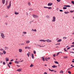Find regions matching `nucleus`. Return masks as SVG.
I'll return each instance as SVG.
<instances>
[{"instance_id":"1","label":"nucleus","mask_w":74,"mask_h":74,"mask_svg":"<svg viewBox=\"0 0 74 74\" xmlns=\"http://www.w3.org/2000/svg\"><path fill=\"white\" fill-rule=\"evenodd\" d=\"M1 37L2 38H3V39H4V38H5V35H4V34H3V33H1Z\"/></svg>"},{"instance_id":"2","label":"nucleus","mask_w":74,"mask_h":74,"mask_svg":"<svg viewBox=\"0 0 74 74\" xmlns=\"http://www.w3.org/2000/svg\"><path fill=\"white\" fill-rule=\"evenodd\" d=\"M11 1H10L9 3V5H8L7 7V8L8 9H9L10 7H11Z\"/></svg>"},{"instance_id":"3","label":"nucleus","mask_w":74,"mask_h":74,"mask_svg":"<svg viewBox=\"0 0 74 74\" xmlns=\"http://www.w3.org/2000/svg\"><path fill=\"white\" fill-rule=\"evenodd\" d=\"M45 41H47V42H52V40L49 39H48L45 40Z\"/></svg>"},{"instance_id":"4","label":"nucleus","mask_w":74,"mask_h":74,"mask_svg":"<svg viewBox=\"0 0 74 74\" xmlns=\"http://www.w3.org/2000/svg\"><path fill=\"white\" fill-rule=\"evenodd\" d=\"M32 16L34 18H37L38 17V16L34 14H33V15H32Z\"/></svg>"},{"instance_id":"5","label":"nucleus","mask_w":74,"mask_h":74,"mask_svg":"<svg viewBox=\"0 0 74 74\" xmlns=\"http://www.w3.org/2000/svg\"><path fill=\"white\" fill-rule=\"evenodd\" d=\"M53 20H52V22H55L56 21V18L55 16H53Z\"/></svg>"},{"instance_id":"6","label":"nucleus","mask_w":74,"mask_h":74,"mask_svg":"<svg viewBox=\"0 0 74 74\" xmlns=\"http://www.w3.org/2000/svg\"><path fill=\"white\" fill-rule=\"evenodd\" d=\"M52 3H48V6H51L52 5Z\"/></svg>"},{"instance_id":"7","label":"nucleus","mask_w":74,"mask_h":74,"mask_svg":"<svg viewBox=\"0 0 74 74\" xmlns=\"http://www.w3.org/2000/svg\"><path fill=\"white\" fill-rule=\"evenodd\" d=\"M19 62H20V61H15V63H17V64H18Z\"/></svg>"},{"instance_id":"8","label":"nucleus","mask_w":74,"mask_h":74,"mask_svg":"<svg viewBox=\"0 0 74 74\" xmlns=\"http://www.w3.org/2000/svg\"><path fill=\"white\" fill-rule=\"evenodd\" d=\"M26 44H27L28 43H30V40H26Z\"/></svg>"},{"instance_id":"9","label":"nucleus","mask_w":74,"mask_h":74,"mask_svg":"<svg viewBox=\"0 0 74 74\" xmlns=\"http://www.w3.org/2000/svg\"><path fill=\"white\" fill-rule=\"evenodd\" d=\"M31 31H33V32H37V30H36V29H32Z\"/></svg>"},{"instance_id":"10","label":"nucleus","mask_w":74,"mask_h":74,"mask_svg":"<svg viewBox=\"0 0 74 74\" xmlns=\"http://www.w3.org/2000/svg\"><path fill=\"white\" fill-rule=\"evenodd\" d=\"M30 49V47H25V49Z\"/></svg>"},{"instance_id":"11","label":"nucleus","mask_w":74,"mask_h":74,"mask_svg":"<svg viewBox=\"0 0 74 74\" xmlns=\"http://www.w3.org/2000/svg\"><path fill=\"white\" fill-rule=\"evenodd\" d=\"M9 60V58H5V60L7 62H8V60Z\"/></svg>"},{"instance_id":"12","label":"nucleus","mask_w":74,"mask_h":74,"mask_svg":"<svg viewBox=\"0 0 74 74\" xmlns=\"http://www.w3.org/2000/svg\"><path fill=\"white\" fill-rule=\"evenodd\" d=\"M64 7H70V5H64Z\"/></svg>"},{"instance_id":"13","label":"nucleus","mask_w":74,"mask_h":74,"mask_svg":"<svg viewBox=\"0 0 74 74\" xmlns=\"http://www.w3.org/2000/svg\"><path fill=\"white\" fill-rule=\"evenodd\" d=\"M19 52H22V49H18Z\"/></svg>"},{"instance_id":"14","label":"nucleus","mask_w":74,"mask_h":74,"mask_svg":"<svg viewBox=\"0 0 74 74\" xmlns=\"http://www.w3.org/2000/svg\"><path fill=\"white\" fill-rule=\"evenodd\" d=\"M32 59H34V54L33 53L32 54Z\"/></svg>"},{"instance_id":"15","label":"nucleus","mask_w":74,"mask_h":74,"mask_svg":"<svg viewBox=\"0 0 74 74\" xmlns=\"http://www.w3.org/2000/svg\"><path fill=\"white\" fill-rule=\"evenodd\" d=\"M52 67H53V68H56V67H57V66L54 65L53 66H52Z\"/></svg>"},{"instance_id":"16","label":"nucleus","mask_w":74,"mask_h":74,"mask_svg":"<svg viewBox=\"0 0 74 74\" xmlns=\"http://www.w3.org/2000/svg\"><path fill=\"white\" fill-rule=\"evenodd\" d=\"M46 17L47 18V19H49V16L47 15L46 16Z\"/></svg>"},{"instance_id":"17","label":"nucleus","mask_w":74,"mask_h":74,"mask_svg":"<svg viewBox=\"0 0 74 74\" xmlns=\"http://www.w3.org/2000/svg\"><path fill=\"white\" fill-rule=\"evenodd\" d=\"M14 14L15 15H18L19 14V12H14Z\"/></svg>"},{"instance_id":"18","label":"nucleus","mask_w":74,"mask_h":74,"mask_svg":"<svg viewBox=\"0 0 74 74\" xmlns=\"http://www.w3.org/2000/svg\"><path fill=\"white\" fill-rule=\"evenodd\" d=\"M40 41H43V42H45V40H42V39H41L40 40Z\"/></svg>"},{"instance_id":"19","label":"nucleus","mask_w":74,"mask_h":74,"mask_svg":"<svg viewBox=\"0 0 74 74\" xmlns=\"http://www.w3.org/2000/svg\"><path fill=\"white\" fill-rule=\"evenodd\" d=\"M41 59L43 60V61H45V59L44 58V57H41Z\"/></svg>"},{"instance_id":"20","label":"nucleus","mask_w":74,"mask_h":74,"mask_svg":"<svg viewBox=\"0 0 74 74\" xmlns=\"http://www.w3.org/2000/svg\"><path fill=\"white\" fill-rule=\"evenodd\" d=\"M3 53H4V54L5 55L6 54V52L4 50H3Z\"/></svg>"},{"instance_id":"21","label":"nucleus","mask_w":74,"mask_h":74,"mask_svg":"<svg viewBox=\"0 0 74 74\" xmlns=\"http://www.w3.org/2000/svg\"><path fill=\"white\" fill-rule=\"evenodd\" d=\"M8 49V48L7 47H5V50H7Z\"/></svg>"},{"instance_id":"22","label":"nucleus","mask_w":74,"mask_h":74,"mask_svg":"<svg viewBox=\"0 0 74 74\" xmlns=\"http://www.w3.org/2000/svg\"><path fill=\"white\" fill-rule=\"evenodd\" d=\"M64 13L66 14H67L69 13V12H65Z\"/></svg>"},{"instance_id":"23","label":"nucleus","mask_w":74,"mask_h":74,"mask_svg":"<svg viewBox=\"0 0 74 74\" xmlns=\"http://www.w3.org/2000/svg\"><path fill=\"white\" fill-rule=\"evenodd\" d=\"M21 69H19L17 70V71H21Z\"/></svg>"},{"instance_id":"24","label":"nucleus","mask_w":74,"mask_h":74,"mask_svg":"<svg viewBox=\"0 0 74 74\" xmlns=\"http://www.w3.org/2000/svg\"><path fill=\"white\" fill-rule=\"evenodd\" d=\"M2 3L3 4H4L5 3V0H2Z\"/></svg>"},{"instance_id":"25","label":"nucleus","mask_w":74,"mask_h":74,"mask_svg":"<svg viewBox=\"0 0 74 74\" xmlns=\"http://www.w3.org/2000/svg\"><path fill=\"white\" fill-rule=\"evenodd\" d=\"M54 62L55 63H56V64H59V63L57 61H55Z\"/></svg>"},{"instance_id":"26","label":"nucleus","mask_w":74,"mask_h":74,"mask_svg":"<svg viewBox=\"0 0 74 74\" xmlns=\"http://www.w3.org/2000/svg\"><path fill=\"white\" fill-rule=\"evenodd\" d=\"M62 39H60L59 40L57 41V42H60V41H61Z\"/></svg>"},{"instance_id":"27","label":"nucleus","mask_w":74,"mask_h":74,"mask_svg":"<svg viewBox=\"0 0 74 74\" xmlns=\"http://www.w3.org/2000/svg\"><path fill=\"white\" fill-rule=\"evenodd\" d=\"M23 34H26V33H27V32H23Z\"/></svg>"},{"instance_id":"28","label":"nucleus","mask_w":74,"mask_h":74,"mask_svg":"<svg viewBox=\"0 0 74 74\" xmlns=\"http://www.w3.org/2000/svg\"><path fill=\"white\" fill-rule=\"evenodd\" d=\"M72 67H74V66H72V67L69 68L68 69V70H69L70 69H71V68H72Z\"/></svg>"},{"instance_id":"29","label":"nucleus","mask_w":74,"mask_h":74,"mask_svg":"<svg viewBox=\"0 0 74 74\" xmlns=\"http://www.w3.org/2000/svg\"><path fill=\"white\" fill-rule=\"evenodd\" d=\"M33 65L32 64H31L30 66V67H33Z\"/></svg>"},{"instance_id":"30","label":"nucleus","mask_w":74,"mask_h":74,"mask_svg":"<svg viewBox=\"0 0 74 74\" xmlns=\"http://www.w3.org/2000/svg\"><path fill=\"white\" fill-rule=\"evenodd\" d=\"M60 73H62L63 74V71H61L60 72Z\"/></svg>"},{"instance_id":"31","label":"nucleus","mask_w":74,"mask_h":74,"mask_svg":"<svg viewBox=\"0 0 74 74\" xmlns=\"http://www.w3.org/2000/svg\"><path fill=\"white\" fill-rule=\"evenodd\" d=\"M29 10L31 11H33V9L32 8H30L29 9Z\"/></svg>"},{"instance_id":"32","label":"nucleus","mask_w":74,"mask_h":74,"mask_svg":"<svg viewBox=\"0 0 74 74\" xmlns=\"http://www.w3.org/2000/svg\"><path fill=\"white\" fill-rule=\"evenodd\" d=\"M47 8H48V9H51V8H51V7H47Z\"/></svg>"},{"instance_id":"33","label":"nucleus","mask_w":74,"mask_h":74,"mask_svg":"<svg viewBox=\"0 0 74 74\" xmlns=\"http://www.w3.org/2000/svg\"><path fill=\"white\" fill-rule=\"evenodd\" d=\"M0 51H4V49H0Z\"/></svg>"},{"instance_id":"34","label":"nucleus","mask_w":74,"mask_h":74,"mask_svg":"<svg viewBox=\"0 0 74 74\" xmlns=\"http://www.w3.org/2000/svg\"><path fill=\"white\" fill-rule=\"evenodd\" d=\"M63 9H64V10H66V9H67V8L65 7H63Z\"/></svg>"},{"instance_id":"35","label":"nucleus","mask_w":74,"mask_h":74,"mask_svg":"<svg viewBox=\"0 0 74 74\" xmlns=\"http://www.w3.org/2000/svg\"><path fill=\"white\" fill-rule=\"evenodd\" d=\"M45 60L46 61H48V58H45Z\"/></svg>"},{"instance_id":"36","label":"nucleus","mask_w":74,"mask_h":74,"mask_svg":"<svg viewBox=\"0 0 74 74\" xmlns=\"http://www.w3.org/2000/svg\"><path fill=\"white\" fill-rule=\"evenodd\" d=\"M8 66L9 67V68H10V64H8Z\"/></svg>"},{"instance_id":"37","label":"nucleus","mask_w":74,"mask_h":74,"mask_svg":"<svg viewBox=\"0 0 74 74\" xmlns=\"http://www.w3.org/2000/svg\"><path fill=\"white\" fill-rule=\"evenodd\" d=\"M29 53H28L27 54V55L28 57H29V54H30V53H29Z\"/></svg>"},{"instance_id":"38","label":"nucleus","mask_w":74,"mask_h":74,"mask_svg":"<svg viewBox=\"0 0 74 74\" xmlns=\"http://www.w3.org/2000/svg\"><path fill=\"white\" fill-rule=\"evenodd\" d=\"M68 73H69V74H71V71H68Z\"/></svg>"},{"instance_id":"39","label":"nucleus","mask_w":74,"mask_h":74,"mask_svg":"<svg viewBox=\"0 0 74 74\" xmlns=\"http://www.w3.org/2000/svg\"><path fill=\"white\" fill-rule=\"evenodd\" d=\"M34 54H36V51H34Z\"/></svg>"},{"instance_id":"40","label":"nucleus","mask_w":74,"mask_h":74,"mask_svg":"<svg viewBox=\"0 0 74 74\" xmlns=\"http://www.w3.org/2000/svg\"><path fill=\"white\" fill-rule=\"evenodd\" d=\"M64 38H65V39H66V38H67V37H63V39H64Z\"/></svg>"},{"instance_id":"41","label":"nucleus","mask_w":74,"mask_h":74,"mask_svg":"<svg viewBox=\"0 0 74 74\" xmlns=\"http://www.w3.org/2000/svg\"><path fill=\"white\" fill-rule=\"evenodd\" d=\"M31 5V4H30V2L28 3V5Z\"/></svg>"},{"instance_id":"42","label":"nucleus","mask_w":74,"mask_h":74,"mask_svg":"<svg viewBox=\"0 0 74 74\" xmlns=\"http://www.w3.org/2000/svg\"><path fill=\"white\" fill-rule=\"evenodd\" d=\"M60 52H59L58 53L57 56H58V55H59V53H60Z\"/></svg>"},{"instance_id":"43","label":"nucleus","mask_w":74,"mask_h":74,"mask_svg":"<svg viewBox=\"0 0 74 74\" xmlns=\"http://www.w3.org/2000/svg\"><path fill=\"white\" fill-rule=\"evenodd\" d=\"M44 8H48V7H46V6H44Z\"/></svg>"},{"instance_id":"44","label":"nucleus","mask_w":74,"mask_h":74,"mask_svg":"<svg viewBox=\"0 0 74 74\" xmlns=\"http://www.w3.org/2000/svg\"><path fill=\"white\" fill-rule=\"evenodd\" d=\"M71 48V47H69L66 50H67V49H70Z\"/></svg>"},{"instance_id":"45","label":"nucleus","mask_w":74,"mask_h":74,"mask_svg":"<svg viewBox=\"0 0 74 74\" xmlns=\"http://www.w3.org/2000/svg\"><path fill=\"white\" fill-rule=\"evenodd\" d=\"M71 3H72V4H74V1H71Z\"/></svg>"},{"instance_id":"46","label":"nucleus","mask_w":74,"mask_h":74,"mask_svg":"<svg viewBox=\"0 0 74 74\" xmlns=\"http://www.w3.org/2000/svg\"><path fill=\"white\" fill-rule=\"evenodd\" d=\"M57 1L58 2H60V0H57Z\"/></svg>"},{"instance_id":"47","label":"nucleus","mask_w":74,"mask_h":74,"mask_svg":"<svg viewBox=\"0 0 74 74\" xmlns=\"http://www.w3.org/2000/svg\"><path fill=\"white\" fill-rule=\"evenodd\" d=\"M9 64H12V62H9Z\"/></svg>"},{"instance_id":"48","label":"nucleus","mask_w":74,"mask_h":74,"mask_svg":"<svg viewBox=\"0 0 74 74\" xmlns=\"http://www.w3.org/2000/svg\"><path fill=\"white\" fill-rule=\"evenodd\" d=\"M21 45H25V44L23 43H22L21 44Z\"/></svg>"},{"instance_id":"49","label":"nucleus","mask_w":74,"mask_h":74,"mask_svg":"<svg viewBox=\"0 0 74 74\" xmlns=\"http://www.w3.org/2000/svg\"><path fill=\"white\" fill-rule=\"evenodd\" d=\"M3 64H4V65H5V62H4L3 63Z\"/></svg>"},{"instance_id":"50","label":"nucleus","mask_w":74,"mask_h":74,"mask_svg":"<svg viewBox=\"0 0 74 74\" xmlns=\"http://www.w3.org/2000/svg\"><path fill=\"white\" fill-rule=\"evenodd\" d=\"M39 46L40 47H44V46H41L40 45H39Z\"/></svg>"},{"instance_id":"51","label":"nucleus","mask_w":74,"mask_h":74,"mask_svg":"<svg viewBox=\"0 0 74 74\" xmlns=\"http://www.w3.org/2000/svg\"><path fill=\"white\" fill-rule=\"evenodd\" d=\"M60 12H63V10H60Z\"/></svg>"},{"instance_id":"52","label":"nucleus","mask_w":74,"mask_h":74,"mask_svg":"<svg viewBox=\"0 0 74 74\" xmlns=\"http://www.w3.org/2000/svg\"><path fill=\"white\" fill-rule=\"evenodd\" d=\"M64 51H66V52H67V50H66V49H64Z\"/></svg>"},{"instance_id":"53","label":"nucleus","mask_w":74,"mask_h":74,"mask_svg":"<svg viewBox=\"0 0 74 74\" xmlns=\"http://www.w3.org/2000/svg\"><path fill=\"white\" fill-rule=\"evenodd\" d=\"M10 61V62H12V61H14V60L12 59V60H11Z\"/></svg>"},{"instance_id":"54","label":"nucleus","mask_w":74,"mask_h":74,"mask_svg":"<svg viewBox=\"0 0 74 74\" xmlns=\"http://www.w3.org/2000/svg\"><path fill=\"white\" fill-rule=\"evenodd\" d=\"M50 71H54V70H50Z\"/></svg>"},{"instance_id":"55","label":"nucleus","mask_w":74,"mask_h":74,"mask_svg":"<svg viewBox=\"0 0 74 74\" xmlns=\"http://www.w3.org/2000/svg\"><path fill=\"white\" fill-rule=\"evenodd\" d=\"M70 53H74V52H73L72 51H70Z\"/></svg>"},{"instance_id":"56","label":"nucleus","mask_w":74,"mask_h":74,"mask_svg":"<svg viewBox=\"0 0 74 74\" xmlns=\"http://www.w3.org/2000/svg\"><path fill=\"white\" fill-rule=\"evenodd\" d=\"M64 58H67V57H66V56H64Z\"/></svg>"},{"instance_id":"57","label":"nucleus","mask_w":74,"mask_h":74,"mask_svg":"<svg viewBox=\"0 0 74 74\" xmlns=\"http://www.w3.org/2000/svg\"><path fill=\"white\" fill-rule=\"evenodd\" d=\"M44 74H48L47 73V72H45V73H44Z\"/></svg>"},{"instance_id":"58","label":"nucleus","mask_w":74,"mask_h":74,"mask_svg":"<svg viewBox=\"0 0 74 74\" xmlns=\"http://www.w3.org/2000/svg\"><path fill=\"white\" fill-rule=\"evenodd\" d=\"M5 24L6 25H8L7 23H5Z\"/></svg>"},{"instance_id":"59","label":"nucleus","mask_w":74,"mask_h":74,"mask_svg":"<svg viewBox=\"0 0 74 74\" xmlns=\"http://www.w3.org/2000/svg\"><path fill=\"white\" fill-rule=\"evenodd\" d=\"M70 12H73V11H70Z\"/></svg>"},{"instance_id":"60","label":"nucleus","mask_w":74,"mask_h":74,"mask_svg":"<svg viewBox=\"0 0 74 74\" xmlns=\"http://www.w3.org/2000/svg\"><path fill=\"white\" fill-rule=\"evenodd\" d=\"M47 59L49 60L50 59V58L49 57L48 58H47Z\"/></svg>"},{"instance_id":"61","label":"nucleus","mask_w":74,"mask_h":74,"mask_svg":"<svg viewBox=\"0 0 74 74\" xmlns=\"http://www.w3.org/2000/svg\"><path fill=\"white\" fill-rule=\"evenodd\" d=\"M17 67H20V66L18 65H17Z\"/></svg>"},{"instance_id":"62","label":"nucleus","mask_w":74,"mask_h":74,"mask_svg":"<svg viewBox=\"0 0 74 74\" xmlns=\"http://www.w3.org/2000/svg\"><path fill=\"white\" fill-rule=\"evenodd\" d=\"M53 57H55V54H54L53 55Z\"/></svg>"},{"instance_id":"63","label":"nucleus","mask_w":74,"mask_h":74,"mask_svg":"<svg viewBox=\"0 0 74 74\" xmlns=\"http://www.w3.org/2000/svg\"><path fill=\"white\" fill-rule=\"evenodd\" d=\"M8 4V3H6V5H7Z\"/></svg>"},{"instance_id":"64","label":"nucleus","mask_w":74,"mask_h":74,"mask_svg":"<svg viewBox=\"0 0 74 74\" xmlns=\"http://www.w3.org/2000/svg\"><path fill=\"white\" fill-rule=\"evenodd\" d=\"M72 44H74V42H72Z\"/></svg>"}]
</instances>
